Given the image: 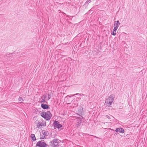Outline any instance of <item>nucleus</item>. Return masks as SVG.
Masks as SVG:
<instances>
[{"instance_id": "nucleus-1", "label": "nucleus", "mask_w": 147, "mask_h": 147, "mask_svg": "<svg viewBox=\"0 0 147 147\" xmlns=\"http://www.w3.org/2000/svg\"><path fill=\"white\" fill-rule=\"evenodd\" d=\"M115 98V96L114 94H113L110 95L108 99L105 100V105H106V106H108V107H111Z\"/></svg>"}, {"instance_id": "nucleus-2", "label": "nucleus", "mask_w": 147, "mask_h": 147, "mask_svg": "<svg viewBox=\"0 0 147 147\" xmlns=\"http://www.w3.org/2000/svg\"><path fill=\"white\" fill-rule=\"evenodd\" d=\"M40 115L41 116L47 120L49 119L52 116V115L49 111L47 112H43L41 113Z\"/></svg>"}, {"instance_id": "nucleus-3", "label": "nucleus", "mask_w": 147, "mask_h": 147, "mask_svg": "<svg viewBox=\"0 0 147 147\" xmlns=\"http://www.w3.org/2000/svg\"><path fill=\"white\" fill-rule=\"evenodd\" d=\"M35 123H36L37 127L38 128H40L42 127L45 126L46 125L45 122L44 121L40 122L39 121L36 120Z\"/></svg>"}, {"instance_id": "nucleus-4", "label": "nucleus", "mask_w": 147, "mask_h": 147, "mask_svg": "<svg viewBox=\"0 0 147 147\" xmlns=\"http://www.w3.org/2000/svg\"><path fill=\"white\" fill-rule=\"evenodd\" d=\"M49 134V132L48 131L45 130H43L40 134V139H44Z\"/></svg>"}, {"instance_id": "nucleus-5", "label": "nucleus", "mask_w": 147, "mask_h": 147, "mask_svg": "<svg viewBox=\"0 0 147 147\" xmlns=\"http://www.w3.org/2000/svg\"><path fill=\"white\" fill-rule=\"evenodd\" d=\"M36 146L39 147H45L47 146V145L45 142L40 141L37 142Z\"/></svg>"}, {"instance_id": "nucleus-6", "label": "nucleus", "mask_w": 147, "mask_h": 147, "mask_svg": "<svg viewBox=\"0 0 147 147\" xmlns=\"http://www.w3.org/2000/svg\"><path fill=\"white\" fill-rule=\"evenodd\" d=\"M115 131L116 132H119L121 133H123L124 132V129L122 128H117L116 129Z\"/></svg>"}, {"instance_id": "nucleus-7", "label": "nucleus", "mask_w": 147, "mask_h": 147, "mask_svg": "<svg viewBox=\"0 0 147 147\" xmlns=\"http://www.w3.org/2000/svg\"><path fill=\"white\" fill-rule=\"evenodd\" d=\"M54 127L59 129L62 127V125L61 124H59L58 121H55L54 123Z\"/></svg>"}, {"instance_id": "nucleus-8", "label": "nucleus", "mask_w": 147, "mask_h": 147, "mask_svg": "<svg viewBox=\"0 0 147 147\" xmlns=\"http://www.w3.org/2000/svg\"><path fill=\"white\" fill-rule=\"evenodd\" d=\"M46 97H47L46 95L45 94H44L41 97V100L40 101V103H44L45 102V100L46 99Z\"/></svg>"}, {"instance_id": "nucleus-9", "label": "nucleus", "mask_w": 147, "mask_h": 147, "mask_svg": "<svg viewBox=\"0 0 147 147\" xmlns=\"http://www.w3.org/2000/svg\"><path fill=\"white\" fill-rule=\"evenodd\" d=\"M120 24V23L119 21H115L114 22V26L116 27H117L118 28V27L119 26Z\"/></svg>"}, {"instance_id": "nucleus-10", "label": "nucleus", "mask_w": 147, "mask_h": 147, "mask_svg": "<svg viewBox=\"0 0 147 147\" xmlns=\"http://www.w3.org/2000/svg\"><path fill=\"white\" fill-rule=\"evenodd\" d=\"M41 107L43 109H47L49 107L47 105L44 104H42Z\"/></svg>"}, {"instance_id": "nucleus-11", "label": "nucleus", "mask_w": 147, "mask_h": 147, "mask_svg": "<svg viewBox=\"0 0 147 147\" xmlns=\"http://www.w3.org/2000/svg\"><path fill=\"white\" fill-rule=\"evenodd\" d=\"M53 142L54 146V147H57L58 145V143L57 142V140H53Z\"/></svg>"}, {"instance_id": "nucleus-12", "label": "nucleus", "mask_w": 147, "mask_h": 147, "mask_svg": "<svg viewBox=\"0 0 147 147\" xmlns=\"http://www.w3.org/2000/svg\"><path fill=\"white\" fill-rule=\"evenodd\" d=\"M30 137L33 140L35 141L36 140V138L34 134H31V135Z\"/></svg>"}, {"instance_id": "nucleus-13", "label": "nucleus", "mask_w": 147, "mask_h": 147, "mask_svg": "<svg viewBox=\"0 0 147 147\" xmlns=\"http://www.w3.org/2000/svg\"><path fill=\"white\" fill-rule=\"evenodd\" d=\"M82 121L81 120H80V122H78L76 124V126H77V127H79L80 126V123L82 122Z\"/></svg>"}, {"instance_id": "nucleus-14", "label": "nucleus", "mask_w": 147, "mask_h": 147, "mask_svg": "<svg viewBox=\"0 0 147 147\" xmlns=\"http://www.w3.org/2000/svg\"><path fill=\"white\" fill-rule=\"evenodd\" d=\"M116 34V31L114 30H113V32L111 33V34L115 36Z\"/></svg>"}, {"instance_id": "nucleus-15", "label": "nucleus", "mask_w": 147, "mask_h": 147, "mask_svg": "<svg viewBox=\"0 0 147 147\" xmlns=\"http://www.w3.org/2000/svg\"><path fill=\"white\" fill-rule=\"evenodd\" d=\"M18 100L19 101H22L24 100L23 99L22 97L19 98L18 99Z\"/></svg>"}, {"instance_id": "nucleus-16", "label": "nucleus", "mask_w": 147, "mask_h": 147, "mask_svg": "<svg viewBox=\"0 0 147 147\" xmlns=\"http://www.w3.org/2000/svg\"><path fill=\"white\" fill-rule=\"evenodd\" d=\"M78 95L79 96H81L82 95H83V94H82V95L80 94H78V93H77V94H74V95H72V96H74L75 95Z\"/></svg>"}, {"instance_id": "nucleus-17", "label": "nucleus", "mask_w": 147, "mask_h": 147, "mask_svg": "<svg viewBox=\"0 0 147 147\" xmlns=\"http://www.w3.org/2000/svg\"><path fill=\"white\" fill-rule=\"evenodd\" d=\"M118 28L117 27L114 26V29H113V30L116 31Z\"/></svg>"}, {"instance_id": "nucleus-18", "label": "nucleus", "mask_w": 147, "mask_h": 147, "mask_svg": "<svg viewBox=\"0 0 147 147\" xmlns=\"http://www.w3.org/2000/svg\"><path fill=\"white\" fill-rule=\"evenodd\" d=\"M51 98V96L49 94H48V100H49Z\"/></svg>"}, {"instance_id": "nucleus-19", "label": "nucleus", "mask_w": 147, "mask_h": 147, "mask_svg": "<svg viewBox=\"0 0 147 147\" xmlns=\"http://www.w3.org/2000/svg\"><path fill=\"white\" fill-rule=\"evenodd\" d=\"M106 117L107 118H108L109 119H110V117L109 116H108V115H106Z\"/></svg>"}, {"instance_id": "nucleus-20", "label": "nucleus", "mask_w": 147, "mask_h": 147, "mask_svg": "<svg viewBox=\"0 0 147 147\" xmlns=\"http://www.w3.org/2000/svg\"><path fill=\"white\" fill-rule=\"evenodd\" d=\"M91 0H88V2L89 3H90L91 2V1H90Z\"/></svg>"}, {"instance_id": "nucleus-21", "label": "nucleus", "mask_w": 147, "mask_h": 147, "mask_svg": "<svg viewBox=\"0 0 147 147\" xmlns=\"http://www.w3.org/2000/svg\"><path fill=\"white\" fill-rule=\"evenodd\" d=\"M70 96V95H69L67 96L69 97V98H70L71 96Z\"/></svg>"}, {"instance_id": "nucleus-22", "label": "nucleus", "mask_w": 147, "mask_h": 147, "mask_svg": "<svg viewBox=\"0 0 147 147\" xmlns=\"http://www.w3.org/2000/svg\"><path fill=\"white\" fill-rule=\"evenodd\" d=\"M78 99H81V98H78Z\"/></svg>"}]
</instances>
